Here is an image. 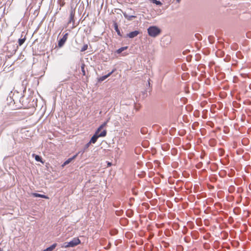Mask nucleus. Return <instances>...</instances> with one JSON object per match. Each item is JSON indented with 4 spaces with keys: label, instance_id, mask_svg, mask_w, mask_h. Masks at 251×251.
<instances>
[{
    "label": "nucleus",
    "instance_id": "4",
    "mask_svg": "<svg viewBox=\"0 0 251 251\" xmlns=\"http://www.w3.org/2000/svg\"><path fill=\"white\" fill-rule=\"evenodd\" d=\"M68 34L67 33H65L63 35V37L59 40L58 43V46L59 47H61L64 45L68 38Z\"/></svg>",
    "mask_w": 251,
    "mask_h": 251
},
{
    "label": "nucleus",
    "instance_id": "5",
    "mask_svg": "<svg viewBox=\"0 0 251 251\" xmlns=\"http://www.w3.org/2000/svg\"><path fill=\"white\" fill-rule=\"evenodd\" d=\"M79 153V152H78L77 153L74 155L72 157L69 158L67 160H66L62 165V166L63 167L69 164L73 160L75 159L77 157Z\"/></svg>",
    "mask_w": 251,
    "mask_h": 251
},
{
    "label": "nucleus",
    "instance_id": "10",
    "mask_svg": "<svg viewBox=\"0 0 251 251\" xmlns=\"http://www.w3.org/2000/svg\"><path fill=\"white\" fill-rule=\"evenodd\" d=\"M57 244L56 243H54L52 244L51 246L47 248L45 250H43V251H52L56 247Z\"/></svg>",
    "mask_w": 251,
    "mask_h": 251
},
{
    "label": "nucleus",
    "instance_id": "13",
    "mask_svg": "<svg viewBox=\"0 0 251 251\" xmlns=\"http://www.w3.org/2000/svg\"><path fill=\"white\" fill-rule=\"evenodd\" d=\"M33 155L35 156V159L36 161H39V162H42V163H43L42 157L41 156H40L39 155H35V154H33Z\"/></svg>",
    "mask_w": 251,
    "mask_h": 251
},
{
    "label": "nucleus",
    "instance_id": "14",
    "mask_svg": "<svg viewBox=\"0 0 251 251\" xmlns=\"http://www.w3.org/2000/svg\"><path fill=\"white\" fill-rule=\"evenodd\" d=\"M25 40V37H24L23 38L19 39L18 40V44L20 46H22Z\"/></svg>",
    "mask_w": 251,
    "mask_h": 251
},
{
    "label": "nucleus",
    "instance_id": "20",
    "mask_svg": "<svg viewBox=\"0 0 251 251\" xmlns=\"http://www.w3.org/2000/svg\"><path fill=\"white\" fill-rule=\"evenodd\" d=\"M108 122V120H107V121H106L105 122H104V123H103V124H102L100 126V128H101L102 129L104 127H105V126H106V125H107V124Z\"/></svg>",
    "mask_w": 251,
    "mask_h": 251
},
{
    "label": "nucleus",
    "instance_id": "15",
    "mask_svg": "<svg viewBox=\"0 0 251 251\" xmlns=\"http://www.w3.org/2000/svg\"><path fill=\"white\" fill-rule=\"evenodd\" d=\"M91 143L89 141L88 143H87L84 147L83 151L82 152V153H83L84 151L89 147L90 144Z\"/></svg>",
    "mask_w": 251,
    "mask_h": 251
},
{
    "label": "nucleus",
    "instance_id": "7",
    "mask_svg": "<svg viewBox=\"0 0 251 251\" xmlns=\"http://www.w3.org/2000/svg\"><path fill=\"white\" fill-rule=\"evenodd\" d=\"M139 33L140 32L139 31L135 30L134 31H132L128 33L126 36L129 37V38H133L137 36Z\"/></svg>",
    "mask_w": 251,
    "mask_h": 251
},
{
    "label": "nucleus",
    "instance_id": "8",
    "mask_svg": "<svg viewBox=\"0 0 251 251\" xmlns=\"http://www.w3.org/2000/svg\"><path fill=\"white\" fill-rule=\"evenodd\" d=\"M114 72V70H112L111 72L109 73L107 75L102 76L101 77H100L99 78V81L101 82L105 79H106L107 77H108L109 76H110Z\"/></svg>",
    "mask_w": 251,
    "mask_h": 251
},
{
    "label": "nucleus",
    "instance_id": "12",
    "mask_svg": "<svg viewBox=\"0 0 251 251\" xmlns=\"http://www.w3.org/2000/svg\"><path fill=\"white\" fill-rule=\"evenodd\" d=\"M127 48L128 47L127 46L120 48L117 50L116 52L118 54L121 53L122 51L126 50Z\"/></svg>",
    "mask_w": 251,
    "mask_h": 251
},
{
    "label": "nucleus",
    "instance_id": "3",
    "mask_svg": "<svg viewBox=\"0 0 251 251\" xmlns=\"http://www.w3.org/2000/svg\"><path fill=\"white\" fill-rule=\"evenodd\" d=\"M106 133L107 132L105 129H104L102 131H101L100 135H98L97 133H95V134L93 135V136L92 137L90 140V143L95 144L97 142L98 138L105 136L106 135Z\"/></svg>",
    "mask_w": 251,
    "mask_h": 251
},
{
    "label": "nucleus",
    "instance_id": "6",
    "mask_svg": "<svg viewBox=\"0 0 251 251\" xmlns=\"http://www.w3.org/2000/svg\"><path fill=\"white\" fill-rule=\"evenodd\" d=\"M12 92H11V93L9 94V96H8V97H7V100H7V104H8V105H12V104H14V103H15V101H15V100H14V99L12 98Z\"/></svg>",
    "mask_w": 251,
    "mask_h": 251
},
{
    "label": "nucleus",
    "instance_id": "22",
    "mask_svg": "<svg viewBox=\"0 0 251 251\" xmlns=\"http://www.w3.org/2000/svg\"><path fill=\"white\" fill-rule=\"evenodd\" d=\"M135 16H130V17H129L128 19H129V20H131V18H135Z\"/></svg>",
    "mask_w": 251,
    "mask_h": 251
},
{
    "label": "nucleus",
    "instance_id": "2",
    "mask_svg": "<svg viewBox=\"0 0 251 251\" xmlns=\"http://www.w3.org/2000/svg\"><path fill=\"white\" fill-rule=\"evenodd\" d=\"M161 32V30L156 26H150L148 28L149 35L153 37H155Z\"/></svg>",
    "mask_w": 251,
    "mask_h": 251
},
{
    "label": "nucleus",
    "instance_id": "16",
    "mask_svg": "<svg viewBox=\"0 0 251 251\" xmlns=\"http://www.w3.org/2000/svg\"><path fill=\"white\" fill-rule=\"evenodd\" d=\"M85 65L84 64H82L81 66V70L82 73V75H86L85 71Z\"/></svg>",
    "mask_w": 251,
    "mask_h": 251
},
{
    "label": "nucleus",
    "instance_id": "17",
    "mask_svg": "<svg viewBox=\"0 0 251 251\" xmlns=\"http://www.w3.org/2000/svg\"><path fill=\"white\" fill-rule=\"evenodd\" d=\"M88 49V45L87 44H85L83 46V47H82V48L80 50V51L81 52H83V51H85L86 50H87Z\"/></svg>",
    "mask_w": 251,
    "mask_h": 251
},
{
    "label": "nucleus",
    "instance_id": "24",
    "mask_svg": "<svg viewBox=\"0 0 251 251\" xmlns=\"http://www.w3.org/2000/svg\"><path fill=\"white\" fill-rule=\"evenodd\" d=\"M181 0H176L177 3H179Z\"/></svg>",
    "mask_w": 251,
    "mask_h": 251
},
{
    "label": "nucleus",
    "instance_id": "11",
    "mask_svg": "<svg viewBox=\"0 0 251 251\" xmlns=\"http://www.w3.org/2000/svg\"><path fill=\"white\" fill-rule=\"evenodd\" d=\"M74 16H75V14L72 11L71 14H70V20H69V23H71L72 22H74Z\"/></svg>",
    "mask_w": 251,
    "mask_h": 251
},
{
    "label": "nucleus",
    "instance_id": "23",
    "mask_svg": "<svg viewBox=\"0 0 251 251\" xmlns=\"http://www.w3.org/2000/svg\"><path fill=\"white\" fill-rule=\"evenodd\" d=\"M111 165V163L110 162L108 163V166H110Z\"/></svg>",
    "mask_w": 251,
    "mask_h": 251
},
{
    "label": "nucleus",
    "instance_id": "18",
    "mask_svg": "<svg viewBox=\"0 0 251 251\" xmlns=\"http://www.w3.org/2000/svg\"><path fill=\"white\" fill-rule=\"evenodd\" d=\"M151 1L153 3H155L156 5H160L162 4V3L160 1H158L157 0H151Z\"/></svg>",
    "mask_w": 251,
    "mask_h": 251
},
{
    "label": "nucleus",
    "instance_id": "9",
    "mask_svg": "<svg viewBox=\"0 0 251 251\" xmlns=\"http://www.w3.org/2000/svg\"><path fill=\"white\" fill-rule=\"evenodd\" d=\"M32 195L34 197H39V198H44V199H49V197L48 196L44 195L38 194V193H34L32 194Z\"/></svg>",
    "mask_w": 251,
    "mask_h": 251
},
{
    "label": "nucleus",
    "instance_id": "19",
    "mask_svg": "<svg viewBox=\"0 0 251 251\" xmlns=\"http://www.w3.org/2000/svg\"><path fill=\"white\" fill-rule=\"evenodd\" d=\"M115 29L117 31V34L118 35H120L121 34H120V30H119L118 27V25L116 24L115 25Z\"/></svg>",
    "mask_w": 251,
    "mask_h": 251
},
{
    "label": "nucleus",
    "instance_id": "1",
    "mask_svg": "<svg viewBox=\"0 0 251 251\" xmlns=\"http://www.w3.org/2000/svg\"><path fill=\"white\" fill-rule=\"evenodd\" d=\"M80 244V240L78 238H74L71 241L69 242H65L62 247L63 248H70L74 247Z\"/></svg>",
    "mask_w": 251,
    "mask_h": 251
},
{
    "label": "nucleus",
    "instance_id": "21",
    "mask_svg": "<svg viewBox=\"0 0 251 251\" xmlns=\"http://www.w3.org/2000/svg\"><path fill=\"white\" fill-rule=\"evenodd\" d=\"M102 129L101 128H100V126L97 129L95 133H97L98 135H100V133L101 132L100 131Z\"/></svg>",
    "mask_w": 251,
    "mask_h": 251
},
{
    "label": "nucleus",
    "instance_id": "25",
    "mask_svg": "<svg viewBox=\"0 0 251 251\" xmlns=\"http://www.w3.org/2000/svg\"><path fill=\"white\" fill-rule=\"evenodd\" d=\"M124 16L126 17V18H127V16L126 14H124Z\"/></svg>",
    "mask_w": 251,
    "mask_h": 251
}]
</instances>
